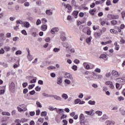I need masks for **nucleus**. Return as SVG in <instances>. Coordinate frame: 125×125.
<instances>
[{"instance_id":"f257e3e1","label":"nucleus","mask_w":125,"mask_h":125,"mask_svg":"<svg viewBox=\"0 0 125 125\" xmlns=\"http://www.w3.org/2000/svg\"><path fill=\"white\" fill-rule=\"evenodd\" d=\"M89 80H92V81L94 80H97V74L94 72H93V74L90 76L87 77Z\"/></svg>"},{"instance_id":"f03ea898","label":"nucleus","mask_w":125,"mask_h":125,"mask_svg":"<svg viewBox=\"0 0 125 125\" xmlns=\"http://www.w3.org/2000/svg\"><path fill=\"white\" fill-rule=\"evenodd\" d=\"M65 78L69 79L72 82L74 81V78L73 77V75L70 73H66L65 74Z\"/></svg>"},{"instance_id":"7ed1b4c3","label":"nucleus","mask_w":125,"mask_h":125,"mask_svg":"<svg viewBox=\"0 0 125 125\" xmlns=\"http://www.w3.org/2000/svg\"><path fill=\"white\" fill-rule=\"evenodd\" d=\"M111 75L112 77H114V78H118L120 77V74H119V72L116 70H112L111 72Z\"/></svg>"},{"instance_id":"20e7f679","label":"nucleus","mask_w":125,"mask_h":125,"mask_svg":"<svg viewBox=\"0 0 125 125\" xmlns=\"http://www.w3.org/2000/svg\"><path fill=\"white\" fill-rule=\"evenodd\" d=\"M66 35L64 32H62V35H61L60 39L62 40V42H65L67 40V38H66Z\"/></svg>"},{"instance_id":"39448f33","label":"nucleus","mask_w":125,"mask_h":125,"mask_svg":"<svg viewBox=\"0 0 125 125\" xmlns=\"http://www.w3.org/2000/svg\"><path fill=\"white\" fill-rule=\"evenodd\" d=\"M85 113L88 116H93L94 115V110L92 109L89 111H86Z\"/></svg>"},{"instance_id":"423d86ee","label":"nucleus","mask_w":125,"mask_h":125,"mask_svg":"<svg viewBox=\"0 0 125 125\" xmlns=\"http://www.w3.org/2000/svg\"><path fill=\"white\" fill-rule=\"evenodd\" d=\"M9 89L11 91L14 90L15 89V83H14L12 82L9 85Z\"/></svg>"},{"instance_id":"0eeeda50","label":"nucleus","mask_w":125,"mask_h":125,"mask_svg":"<svg viewBox=\"0 0 125 125\" xmlns=\"http://www.w3.org/2000/svg\"><path fill=\"white\" fill-rule=\"evenodd\" d=\"M27 58L29 61H32V60H33V56L31 55V54H30V50H29V49H27Z\"/></svg>"},{"instance_id":"6e6552de","label":"nucleus","mask_w":125,"mask_h":125,"mask_svg":"<svg viewBox=\"0 0 125 125\" xmlns=\"http://www.w3.org/2000/svg\"><path fill=\"white\" fill-rule=\"evenodd\" d=\"M59 31V29L58 27H55L51 30V33L52 35H54L55 34V32H58Z\"/></svg>"},{"instance_id":"1a4fd4ad","label":"nucleus","mask_w":125,"mask_h":125,"mask_svg":"<svg viewBox=\"0 0 125 125\" xmlns=\"http://www.w3.org/2000/svg\"><path fill=\"white\" fill-rule=\"evenodd\" d=\"M62 79H63V78L62 77H58L57 83L58 84H61V83H62Z\"/></svg>"},{"instance_id":"9d476101","label":"nucleus","mask_w":125,"mask_h":125,"mask_svg":"<svg viewBox=\"0 0 125 125\" xmlns=\"http://www.w3.org/2000/svg\"><path fill=\"white\" fill-rule=\"evenodd\" d=\"M83 66L86 70H90V69H91L90 68L89 64H88L87 62H83Z\"/></svg>"},{"instance_id":"9b49d317","label":"nucleus","mask_w":125,"mask_h":125,"mask_svg":"<svg viewBox=\"0 0 125 125\" xmlns=\"http://www.w3.org/2000/svg\"><path fill=\"white\" fill-rule=\"evenodd\" d=\"M62 45L63 47H65L66 50L70 49V47H69V44L67 42L62 43Z\"/></svg>"},{"instance_id":"f8f14e48","label":"nucleus","mask_w":125,"mask_h":125,"mask_svg":"<svg viewBox=\"0 0 125 125\" xmlns=\"http://www.w3.org/2000/svg\"><path fill=\"white\" fill-rule=\"evenodd\" d=\"M108 119V116L106 114H104L102 117H101L100 119L101 122H103V121H105V120H107Z\"/></svg>"},{"instance_id":"ddd939ff","label":"nucleus","mask_w":125,"mask_h":125,"mask_svg":"<svg viewBox=\"0 0 125 125\" xmlns=\"http://www.w3.org/2000/svg\"><path fill=\"white\" fill-rule=\"evenodd\" d=\"M94 37L95 38H96V39H97V38H99V37L101 36L102 35V33H98V32H95L94 34Z\"/></svg>"},{"instance_id":"4468645a","label":"nucleus","mask_w":125,"mask_h":125,"mask_svg":"<svg viewBox=\"0 0 125 125\" xmlns=\"http://www.w3.org/2000/svg\"><path fill=\"white\" fill-rule=\"evenodd\" d=\"M23 27L25 28H29L30 27V23L28 21H25L23 22Z\"/></svg>"},{"instance_id":"2eb2a0df","label":"nucleus","mask_w":125,"mask_h":125,"mask_svg":"<svg viewBox=\"0 0 125 125\" xmlns=\"http://www.w3.org/2000/svg\"><path fill=\"white\" fill-rule=\"evenodd\" d=\"M47 29V25L43 24L41 26L42 31H46Z\"/></svg>"},{"instance_id":"dca6fc26","label":"nucleus","mask_w":125,"mask_h":125,"mask_svg":"<svg viewBox=\"0 0 125 125\" xmlns=\"http://www.w3.org/2000/svg\"><path fill=\"white\" fill-rule=\"evenodd\" d=\"M45 13L47 15H48L49 16L52 15V14H53L52 12L50 11V10H46L45 11Z\"/></svg>"},{"instance_id":"f3484780","label":"nucleus","mask_w":125,"mask_h":125,"mask_svg":"<svg viewBox=\"0 0 125 125\" xmlns=\"http://www.w3.org/2000/svg\"><path fill=\"white\" fill-rule=\"evenodd\" d=\"M52 97H54V99H56V100H62V98H61V97L60 96H53L52 95Z\"/></svg>"},{"instance_id":"a211bd4d","label":"nucleus","mask_w":125,"mask_h":125,"mask_svg":"<svg viewBox=\"0 0 125 125\" xmlns=\"http://www.w3.org/2000/svg\"><path fill=\"white\" fill-rule=\"evenodd\" d=\"M55 109L58 114H62V112H64V110L62 109H58L57 108H55Z\"/></svg>"},{"instance_id":"6ab92c4d","label":"nucleus","mask_w":125,"mask_h":125,"mask_svg":"<svg viewBox=\"0 0 125 125\" xmlns=\"http://www.w3.org/2000/svg\"><path fill=\"white\" fill-rule=\"evenodd\" d=\"M100 58H102V59H104V60H107V56L105 54H102L100 56Z\"/></svg>"},{"instance_id":"aec40b11","label":"nucleus","mask_w":125,"mask_h":125,"mask_svg":"<svg viewBox=\"0 0 125 125\" xmlns=\"http://www.w3.org/2000/svg\"><path fill=\"white\" fill-rule=\"evenodd\" d=\"M62 98H63V99H64V100H67V99L68 98V95H67V94H62Z\"/></svg>"},{"instance_id":"412c9836","label":"nucleus","mask_w":125,"mask_h":125,"mask_svg":"<svg viewBox=\"0 0 125 125\" xmlns=\"http://www.w3.org/2000/svg\"><path fill=\"white\" fill-rule=\"evenodd\" d=\"M84 115H83V114L82 113L80 114V116H79V119L80 120V122L82 121H83V120H84Z\"/></svg>"},{"instance_id":"4be33fe9","label":"nucleus","mask_w":125,"mask_h":125,"mask_svg":"<svg viewBox=\"0 0 125 125\" xmlns=\"http://www.w3.org/2000/svg\"><path fill=\"white\" fill-rule=\"evenodd\" d=\"M21 108H23L24 111H27V105L25 104H21L20 105Z\"/></svg>"},{"instance_id":"5701e85b","label":"nucleus","mask_w":125,"mask_h":125,"mask_svg":"<svg viewBox=\"0 0 125 125\" xmlns=\"http://www.w3.org/2000/svg\"><path fill=\"white\" fill-rule=\"evenodd\" d=\"M4 49L7 52V51H10L11 48L9 46H6L4 47Z\"/></svg>"},{"instance_id":"b1692460","label":"nucleus","mask_w":125,"mask_h":125,"mask_svg":"<svg viewBox=\"0 0 125 125\" xmlns=\"http://www.w3.org/2000/svg\"><path fill=\"white\" fill-rule=\"evenodd\" d=\"M42 95L43 96H44V97H52V95H48L45 93H42Z\"/></svg>"},{"instance_id":"393cba45","label":"nucleus","mask_w":125,"mask_h":125,"mask_svg":"<svg viewBox=\"0 0 125 125\" xmlns=\"http://www.w3.org/2000/svg\"><path fill=\"white\" fill-rule=\"evenodd\" d=\"M73 15H74V16H76L75 17V18H77L78 17V15L79 14V11H74L73 12V14H72Z\"/></svg>"},{"instance_id":"a878e982","label":"nucleus","mask_w":125,"mask_h":125,"mask_svg":"<svg viewBox=\"0 0 125 125\" xmlns=\"http://www.w3.org/2000/svg\"><path fill=\"white\" fill-rule=\"evenodd\" d=\"M95 11H96V10L95 9H93L92 10H90L89 11V13H90V14H91V15H94V12H95Z\"/></svg>"},{"instance_id":"bb28decb","label":"nucleus","mask_w":125,"mask_h":125,"mask_svg":"<svg viewBox=\"0 0 125 125\" xmlns=\"http://www.w3.org/2000/svg\"><path fill=\"white\" fill-rule=\"evenodd\" d=\"M71 4L72 6H77V2H76V0H72L71 1Z\"/></svg>"},{"instance_id":"cd10ccee","label":"nucleus","mask_w":125,"mask_h":125,"mask_svg":"<svg viewBox=\"0 0 125 125\" xmlns=\"http://www.w3.org/2000/svg\"><path fill=\"white\" fill-rule=\"evenodd\" d=\"M2 115L3 116H10V113L7 112H2Z\"/></svg>"},{"instance_id":"c85d7f7f","label":"nucleus","mask_w":125,"mask_h":125,"mask_svg":"<svg viewBox=\"0 0 125 125\" xmlns=\"http://www.w3.org/2000/svg\"><path fill=\"white\" fill-rule=\"evenodd\" d=\"M100 33L102 34L105 33L106 32V28L103 27L102 29L100 30Z\"/></svg>"},{"instance_id":"c756f323","label":"nucleus","mask_w":125,"mask_h":125,"mask_svg":"<svg viewBox=\"0 0 125 125\" xmlns=\"http://www.w3.org/2000/svg\"><path fill=\"white\" fill-rule=\"evenodd\" d=\"M47 114V112L46 111H43L41 113V116L42 117H45Z\"/></svg>"},{"instance_id":"7c9ffc66","label":"nucleus","mask_w":125,"mask_h":125,"mask_svg":"<svg viewBox=\"0 0 125 125\" xmlns=\"http://www.w3.org/2000/svg\"><path fill=\"white\" fill-rule=\"evenodd\" d=\"M66 8H67L68 10H72V6L69 4H67V5L66 6Z\"/></svg>"},{"instance_id":"2f4dec72","label":"nucleus","mask_w":125,"mask_h":125,"mask_svg":"<svg viewBox=\"0 0 125 125\" xmlns=\"http://www.w3.org/2000/svg\"><path fill=\"white\" fill-rule=\"evenodd\" d=\"M36 105H37V107H39V108H42V106L41 104V103L38 101L36 102Z\"/></svg>"},{"instance_id":"473e14b6","label":"nucleus","mask_w":125,"mask_h":125,"mask_svg":"<svg viewBox=\"0 0 125 125\" xmlns=\"http://www.w3.org/2000/svg\"><path fill=\"white\" fill-rule=\"evenodd\" d=\"M91 39H92V38L91 37H90L86 40V42H87V43H89V42H91Z\"/></svg>"},{"instance_id":"72a5a7b5","label":"nucleus","mask_w":125,"mask_h":125,"mask_svg":"<svg viewBox=\"0 0 125 125\" xmlns=\"http://www.w3.org/2000/svg\"><path fill=\"white\" fill-rule=\"evenodd\" d=\"M88 103L90 105H95V101L90 100L88 102Z\"/></svg>"},{"instance_id":"f704fd0d","label":"nucleus","mask_w":125,"mask_h":125,"mask_svg":"<svg viewBox=\"0 0 125 125\" xmlns=\"http://www.w3.org/2000/svg\"><path fill=\"white\" fill-rule=\"evenodd\" d=\"M80 102H81V100L80 99H77L74 101L75 104H80Z\"/></svg>"},{"instance_id":"c9c22d12","label":"nucleus","mask_w":125,"mask_h":125,"mask_svg":"<svg viewBox=\"0 0 125 125\" xmlns=\"http://www.w3.org/2000/svg\"><path fill=\"white\" fill-rule=\"evenodd\" d=\"M110 33H112V34H117V33H118L117 31H116V30H115L114 29H110Z\"/></svg>"},{"instance_id":"e433bc0d","label":"nucleus","mask_w":125,"mask_h":125,"mask_svg":"<svg viewBox=\"0 0 125 125\" xmlns=\"http://www.w3.org/2000/svg\"><path fill=\"white\" fill-rule=\"evenodd\" d=\"M64 83H67V84H71V81L68 79H65L64 80Z\"/></svg>"},{"instance_id":"4c0bfd02","label":"nucleus","mask_w":125,"mask_h":125,"mask_svg":"<svg viewBox=\"0 0 125 125\" xmlns=\"http://www.w3.org/2000/svg\"><path fill=\"white\" fill-rule=\"evenodd\" d=\"M42 23V21H41V20L38 19L37 20V21L36 22V25L37 26H39V25L41 24Z\"/></svg>"},{"instance_id":"58836bf2","label":"nucleus","mask_w":125,"mask_h":125,"mask_svg":"<svg viewBox=\"0 0 125 125\" xmlns=\"http://www.w3.org/2000/svg\"><path fill=\"white\" fill-rule=\"evenodd\" d=\"M105 76L106 78H110L111 77V73L110 72H107L105 74Z\"/></svg>"},{"instance_id":"ea45409f","label":"nucleus","mask_w":125,"mask_h":125,"mask_svg":"<svg viewBox=\"0 0 125 125\" xmlns=\"http://www.w3.org/2000/svg\"><path fill=\"white\" fill-rule=\"evenodd\" d=\"M106 5L107 6H109V5H112V3H111V0H107L106 2Z\"/></svg>"},{"instance_id":"a19ab883","label":"nucleus","mask_w":125,"mask_h":125,"mask_svg":"<svg viewBox=\"0 0 125 125\" xmlns=\"http://www.w3.org/2000/svg\"><path fill=\"white\" fill-rule=\"evenodd\" d=\"M53 51L54 52H59V51H60V49H59L58 48H54L53 49Z\"/></svg>"},{"instance_id":"79ce46f5","label":"nucleus","mask_w":125,"mask_h":125,"mask_svg":"<svg viewBox=\"0 0 125 125\" xmlns=\"http://www.w3.org/2000/svg\"><path fill=\"white\" fill-rule=\"evenodd\" d=\"M119 19V15H113L112 20Z\"/></svg>"},{"instance_id":"37998d69","label":"nucleus","mask_w":125,"mask_h":125,"mask_svg":"<svg viewBox=\"0 0 125 125\" xmlns=\"http://www.w3.org/2000/svg\"><path fill=\"white\" fill-rule=\"evenodd\" d=\"M113 82H111V81H106L105 83V84H106V85H110Z\"/></svg>"},{"instance_id":"c03bdc74","label":"nucleus","mask_w":125,"mask_h":125,"mask_svg":"<svg viewBox=\"0 0 125 125\" xmlns=\"http://www.w3.org/2000/svg\"><path fill=\"white\" fill-rule=\"evenodd\" d=\"M21 54H22V51H21V50H18L16 52V55H20Z\"/></svg>"},{"instance_id":"a18cd8bd","label":"nucleus","mask_w":125,"mask_h":125,"mask_svg":"<svg viewBox=\"0 0 125 125\" xmlns=\"http://www.w3.org/2000/svg\"><path fill=\"white\" fill-rule=\"evenodd\" d=\"M25 1H27V0H18V2L19 3H24Z\"/></svg>"},{"instance_id":"49530a36","label":"nucleus","mask_w":125,"mask_h":125,"mask_svg":"<svg viewBox=\"0 0 125 125\" xmlns=\"http://www.w3.org/2000/svg\"><path fill=\"white\" fill-rule=\"evenodd\" d=\"M103 78V76L101 75H97V79L98 80H100L101 79H102Z\"/></svg>"},{"instance_id":"de8ad7c7","label":"nucleus","mask_w":125,"mask_h":125,"mask_svg":"<svg viewBox=\"0 0 125 125\" xmlns=\"http://www.w3.org/2000/svg\"><path fill=\"white\" fill-rule=\"evenodd\" d=\"M17 109L19 111V112H23V111H24V110L22 109L21 107H19V106H18L17 107Z\"/></svg>"},{"instance_id":"09e8293b","label":"nucleus","mask_w":125,"mask_h":125,"mask_svg":"<svg viewBox=\"0 0 125 125\" xmlns=\"http://www.w3.org/2000/svg\"><path fill=\"white\" fill-rule=\"evenodd\" d=\"M47 22V20L45 18L42 19V23L45 24Z\"/></svg>"},{"instance_id":"8fccbe9b","label":"nucleus","mask_w":125,"mask_h":125,"mask_svg":"<svg viewBox=\"0 0 125 125\" xmlns=\"http://www.w3.org/2000/svg\"><path fill=\"white\" fill-rule=\"evenodd\" d=\"M20 123H25L26 122H27V120L24 118H22L21 120H20Z\"/></svg>"},{"instance_id":"3c124183","label":"nucleus","mask_w":125,"mask_h":125,"mask_svg":"<svg viewBox=\"0 0 125 125\" xmlns=\"http://www.w3.org/2000/svg\"><path fill=\"white\" fill-rule=\"evenodd\" d=\"M41 87H39V86H37L35 88V90H36V91H41Z\"/></svg>"},{"instance_id":"603ef678","label":"nucleus","mask_w":125,"mask_h":125,"mask_svg":"<svg viewBox=\"0 0 125 125\" xmlns=\"http://www.w3.org/2000/svg\"><path fill=\"white\" fill-rule=\"evenodd\" d=\"M95 72H96V73H101V69L99 68H96L95 69Z\"/></svg>"},{"instance_id":"864d4df0","label":"nucleus","mask_w":125,"mask_h":125,"mask_svg":"<svg viewBox=\"0 0 125 125\" xmlns=\"http://www.w3.org/2000/svg\"><path fill=\"white\" fill-rule=\"evenodd\" d=\"M111 23L112 25H116L118 23V21H112Z\"/></svg>"},{"instance_id":"5fc2aeb1","label":"nucleus","mask_w":125,"mask_h":125,"mask_svg":"<svg viewBox=\"0 0 125 125\" xmlns=\"http://www.w3.org/2000/svg\"><path fill=\"white\" fill-rule=\"evenodd\" d=\"M5 52L4 50L3 49V48H1L0 50V54H4Z\"/></svg>"},{"instance_id":"6e6d98bb","label":"nucleus","mask_w":125,"mask_h":125,"mask_svg":"<svg viewBox=\"0 0 125 125\" xmlns=\"http://www.w3.org/2000/svg\"><path fill=\"white\" fill-rule=\"evenodd\" d=\"M92 86L94 88H97V87H98V85H97V84L96 83H93L92 84Z\"/></svg>"},{"instance_id":"4d7b16f0","label":"nucleus","mask_w":125,"mask_h":125,"mask_svg":"<svg viewBox=\"0 0 125 125\" xmlns=\"http://www.w3.org/2000/svg\"><path fill=\"white\" fill-rule=\"evenodd\" d=\"M96 114L98 115V116H101V115H102V112L101 111H96Z\"/></svg>"},{"instance_id":"13d9d810","label":"nucleus","mask_w":125,"mask_h":125,"mask_svg":"<svg viewBox=\"0 0 125 125\" xmlns=\"http://www.w3.org/2000/svg\"><path fill=\"white\" fill-rule=\"evenodd\" d=\"M62 123H63V125H67L68 124V121L66 120H63Z\"/></svg>"},{"instance_id":"bf43d9fd","label":"nucleus","mask_w":125,"mask_h":125,"mask_svg":"<svg viewBox=\"0 0 125 125\" xmlns=\"http://www.w3.org/2000/svg\"><path fill=\"white\" fill-rule=\"evenodd\" d=\"M107 17L110 20H113V15H108Z\"/></svg>"},{"instance_id":"052dcab7","label":"nucleus","mask_w":125,"mask_h":125,"mask_svg":"<svg viewBox=\"0 0 125 125\" xmlns=\"http://www.w3.org/2000/svg\"><path fill=\"white\" fill-rule=\"evenodd\" d=\"M21 33L23 35H24V36H27V32H26V30H23L22 31H21Z\"/></svg>"},{"instance_id":"680f3d73","label":"nucleus","mask_w":125,"mask_h":125,"mask_svg":"<svg viewBox=\"0 0 125 125\" xmlns=\"http://www.w3.org/2000/svg\"><path fill=\"white\" fill-rule=\"evenodd\" d=\"M34 86H35L34 84L29 85L28 86V88H29V89H32V88H33L34 87Z\"/></svg>"},{"instance_id":"e2e57ef3","label":"nucleus","mask_w":125,"mask_h":125,"mask_svg":"<svg viewBox=\"0 0 125 125\" xmlns=\"http://www.w3.org/2000/svg\"><path fill=\"white\" fill-rule=\"evenodd\" d=\"M121 14H122V18H123V19H124L125 17V11H123L121 13Z\"/></svg>"},{"instance_id":"0e129e2a","label":"nucleus","mask_w":125,"mask_h":125,"mask_svg":"<svg viewBox=\"0 0 125 125\" xmlns=\"http://www.w3.org/2000/svg\"><path fill=\"white\" fill-rule=\"evenodd\" d=\"M50 76L51 78H55V77H56V74L54 73H51Z\"/></svg>"},{"instance_id":"69168bd1","label":"nucleus","mask_w":125,"mask_h":125,"mask_svg":"<svg viewBox=\"0 0 125 125\" xmlns=\"http://www.w3.org/2000/svg\"><path fill=\"white\" fill-rule=\"evenodd\" d=\"M49 110H50V111H54V110H56V109H55V108H54L52 106H49Z\"/></svg>"},{"instance_id":"338daca9","label":"nucleus","mask_w":125,"mask_h":125,"mask_svg":"<svg viewBox=\"0 0 125 125\" xmlns=\"http://www.w3.org/2000/svg\"><path fill=\"white\" fill-rule=\"evenodd\" d=\"M121 114L123 116H125V110L124 109L121 110Z\"/></svg>"},{"instance_id":"774afa93","label":"nucleus","mask_w":125,"mask_h":125,"mask_svg":"<svg viewBox=\"0 0 125 125\" xmlns=\"http://www.w3.org/2000/svg\"><path fill=\"white\" fill-rule=\"evenodd\" d=\"M29 125H35V122L34 121H30Z\"/></svg>"}]
</instances>
